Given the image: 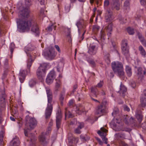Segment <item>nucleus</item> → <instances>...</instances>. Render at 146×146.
Here are the masks:
<instances>
[{"label":"nucleus","mask_w":146,"mask_h":146,"mask_svg":"<svg viewBox=\"0 0 146 146\" xmlns=\"http://www.w3.org/2000/svg\"><path fill=\"white\" fill-rule=\"evenodd\" d=\"M30 11L29 7H23L20 11L19 14L22 19L17 22L18 28L21 32H24L30 29L31 27V31L35 33L36 36H38L40 32L38 26L36 22L34 20H28Z\"/></svg>","instance_id":"obj_1"},{"label":"nucleus","mask_w":146,"mask_h":146,"mask_svg":"<svg viewBox=\"0 0 146 146\" xmlns=\"http://www.w3.org/2000/svg\"><path fill=\"white\" fill-rule=\"evenodd\" d=\"M35 47L31 43L29 44L24 48V50L29 58L27 62L26 70L21 71L19 74V79L21 83L24 82L26 75L30 73V68L34 61L33 58L36 52V51L35 50Z\"/></svg>","instance_id":"obj_2"},{"label":"nucleus","mask_w":146,"mask_h":146,"mask_svg":"<svg viewBox=\"0 0 146 146\" xmlns=\"http://www.w3.org/2000/svg\"><path fill=\"white\" fill-rule=\"evenodd\" d=\"M112 69L115 73L117 74L120 78L123 77L124 75L123 66L119 62H113L111 63Z\"/></svg>","instance_id":"obj_3"},{"label":"nucleus","mask_w":146,"mask_h":146,"mask_svg":"<svg viewBox=\"0 0 146 146\" xmlns=\"http://www.w3.org/2000/svg\"><path fill=\"white\" fill-rule=\"evenodd\" d=\"M47 67L46 63H43L40 65L37 69L36 74L38 79L42 81L45 76L46 74V69Z\"/></svg>","instance_id":"obj_4"},{"label":"nucleus","mask_w":146,"mask_h":146,"mask_svg":"<svg viewBox=\"0 0 146 146\" xmlns=\"http://www.w3.org/2000/svg\"><path fill=\"white\" fill-rule=\"evenodd\" d=\"M43 55L46 59L49 60L53 59L55 56L54 48L52 47H49L45 49Z\"/></svg>","instance_id":"obj_5"},{"label":"nucleus","mask_w":146,"mask_h":146,"mask_svg":"<svg viewBox=\"0 0 146 146\" xmlns=\"http://www.w3.org/2000/svg\"><path fill=\"white\" fill-rule=\"evenodd\" d=\"M121 48L122 53L126 57H128L129 56V54L127 41V40L124 39L122 40Z\"/></svg>","instance_id":"obj_6"},{"label":"nucleus","mask_w":146,"mask_h":146,"mask_svg":"<svg viewBox=\"0 0 146 146\" xmlns=\"http://www.w3.org/2000/svg\"><path fill=\"white\" fill-rule=\"evenodd\" d=\"M115 137L117 140L119 141V146H128L127 144L121 140L125 139V136L123 133L121 132L116 133L115 135Z\"/></svg>","instance_id":"obj_7"},{"label":"nucleus","mask_w":146,"mask_h":146,"mask_svg":"<svg viewBox=\"0 0 146 146\" xmlns=\"http://www.w3.org/2000/svg\"><path fill=\"white\" fill-rule=\"evenodd\" d=\"M108 131V130L104 127H102L101 128V130L98 131V134L101 136L103 140L105 142L106 144L107 143L108 139L106 137V133Z\"/></svg>","instance_id":"obj_8"},{"label":"nucleus","mask_w":146,"mask_h":146,"mask_svg":"<svg viewBox=\"0 0 146 146\" xmlns=\"http://www.w3.org/2000/svg\"><path fill=\"white\" fill-rule=\"evenodd\" d=\"M55 74L54 70L51 71L48 75L46 79V82L47 84H50L52 83L55 78Z\"/></svg>","instance_id":"obj_9"},{"label":"nucleus","mask_w":146,"mask_h":146,"mask_svg":"<svg viewBox=\"0 0 146 146\" xmlns=\"http://www.w3.org/2000/svg\"><path fill=\"white\" fill-rule=\"evenodd\" d=\"M106 111V106L104 103L102 102L97 108L96 113L98 114H101L105 113Z\"/></svg>","instance_id":"obj_10"},{"label":"nucleus","mask_w":146,"mask_h":146,"mask_svg":"<svg viewBox=\"0 0 146 146\" xmlns=\"http://www.w3.org/2000/svg\"><path fill=\"white\" fill-rule=\"evenodd\" d=\"M52 105H51L49 104L47 105L45 113V117L46 119L50 118L52 114Z\"/></svg>","instance_id":"obj_11"},{"label":"nucleus","mask_w":146,"mask_h":146,"mask_svg":"<svg viewBox=\"0 0 146 146\" xmlns=\"http://www.w3.org/2000/svg\"><path fill=\"white\" fill-rule=\"evenodd\" d=\"M136 77L138 79L139 83L142 82L143 80V74L142 68L141 67H138L137 69V72Z\"/></svg>","instance_id":"obj_12"},{"label":"nucleus","mask_w":146,"mask_h":146,"mask_svg":"<svg viewBox=\"0 0 146 146\" xmlns=\"http://www.w3.org/2000/svg\"><path fill=\"white\" fill-rule=\"evenodd\" d=\"M140 106L141 107L146 106V90L143 91L140 98Z\"/></svg>","instance_id":"obj_13"},{"label":"nucleus","mask_w":146,"mask_h":146,"mask_svg":"<svg viewBox=\"0 0 146 146\" xmlns=\"http://www.w3.org/2000/svg\"><path fill=\"white\" fill-rule=\"evenodd\" d=\"M62 118V113L60 111H58L56 113V127L58 129L60 127Z\"/></svg>","instance_id":"obj_14"},{"label":"nucleus","mask_w":146,"mask_h":146,"mask_svg":"<svg viewBox=\"0 0 146 146\" xmlns=\"http://www.w3.org/2000/svg\"><path fill=\"white\" fill-rule=\"evenodd\" d=\"M37 124L36 120L34 119L31 118L29 120L28 123H27L26 125H29V127L31 129H33L36 126Z\"/></svg>","instance_id":"obj_15"},{"label":"nucleus","mask_w":146,"mask_h":146,"mask_svg":"<svg viewBox=\"0 0 146 146\" xmlns=\"http://www.w3.org/2000/svg\"><path fill=\"white\" fill-rule=\"evenodd\" d=\"M39 139L41 144L45 146L48 143V142L46 140L45 133H42L39 137Z\"/></svg>","instance_id":"obj_16"},{"label":"nucleus","mask_w":146,"mask_h":146,"mask_svg":"<svg viewBox=\"0 0 146 146\" xmlns=\"http://www.w3.org/2000/svg\"><path fill=\"white\" fill-rule=\"evenodd\" d=\"M78 30L81 29H84L86 27V25L84 20H81L78 21L76 24Z\"/></svg>","instance_id":"obj_17"},{"label":"nucleus","mask_w":146,"mask_h":146,"mask_svg":"<svg viewBox=\"0 0 146 146\" xmlns=\"http://www.w3.org/2000/svg\"><path fill=\"white\" fill-rule=\"evenodd\" d=\"M105 19L106 22H108L111 21L113 19L112 13L108 11L106 13Z\"/></svg>","instance_id":"obj_18"},{"label":"nucleus","mask_w":146,"mask_h":146,"mask_svg":"<svg viewBox=\"0 0 146 146\" xmlns=\"http://www.w3.org/2000/svg\"><path fill=\"white\" fill-rule=\"evenodd\" d=\"M96 46L93 44H90L88 52L91 55H94L97 52V50L95 49Z\"/></svg>","instance_id":"obj_19"},{"label":"nucleus","mask_w":146,"mask_h":146,"mask_svg":"<svg viewBox=\"0 0 146 146\" xmlns=\"http://www.w3.org/2000/svg\"><path fill=\"white\" fill-rule=\"evenodd\" d=\"M113 3L111 8L112 10L115 9L118 11L120 9V4L118 0H113Z\"/></svg>","instance_id":"obj_20"},{"label":"nucleus","mask_w":146,"mask_h":146,"mask_svg":"<svg viewBox=\"0 0 146 146\" xmlns=\"http://www.w3.org/2000/svg\"><path fill=\"white\" fill-rule=\"evenodd\" d=\"M128 116L126 115V116L124 115L123 116V119H122L119 117V118H116V122L118 123H120L121 121H124L125 123L126 124H129V123L128 121Z\"/></svg>","instance_id":"obj_21"},{"label":"nucleus","mask_w":146,"mask_h":146,"mask_svg":"<svg viewBox=\"0 0 146 146\" xmlns=\"http://www.w3.org/2000/svg\"><path fill=\"white\" fill-rule=\"evenodd\" d=\"M112 26V24L111 23H110L106 27L104 30L105 31H106L107 33V35L109 36L111 34Z\"/></svg>","instance_id":"obj_22"},{"label":"nucleus","mask_w":146,"mask_h":146,"mask_svg":"<svg viewBox=\"0 0 146 146\" xmlns=\"http://www.w3.org/2000/svg\"><path fill=\"white\" fill-rule=\"evenodd\" d=\"M65 119L68 118H72L74 117V115L72 114L71 112L68 111L67 108H66L65 109Z\"/></svg>","instance_id":"obj_23"},{"label":"nucleus","mask_w":146,"mask_h":146,"mask_svg":"<svg viewBox=\"0 0 146 146\" xmlns=\"http://www.w3.org/2000/svg\"><path fill=\"white\" fill-rule=\"evenodd\" d=\"M138 50L142 56L143 57H145L146 56V52L143 47L141 45L139 46Z\"/></svg>","instance_id":"obj_24"},{"label":"nucleus","mask_w":146,"mask_h":146,"mask_svg":"<svg viewBox=\"0 0 146 146\" xmlns=\"http://www.w3.org/2000/svg\"><path fill=\"white\" fill-rule=\"evenodd\" d=\"M136 117L138 121L140 123L142 121L143 116L142 115L141 112V111H139L136 112Z\"/></svg>","instance_id":"obj_25"},{"label":"nucleus","mask_w":146,"mask_h":146,"mask_svg":"<svg viewBox=\"0 0 146 146\" xmlns=\"http://www.w3.org/2000/svg\"><path fill=\"white\" fill-rule=\"evenodd\" d=\"M125 70L127 76L129 77H130L132 74V72L131 68L128 66H126Z\"/></svg>","instance_id":"obj_26"},{"label":"nucleus","mask_w":146,"mask_h":146,"mask_svg":"<svg viewBox=\"0 0 146 146\" xmlns=\"http://www.w3.org/2000/svg\"><path fill=\"white\" fill-rule=\"evenodd\" d=\"M127 91L126 88L123 84H121L120 87V90L119 93L120 94H122V96H124V94Z\"/></svg>","instance_id":"obj_27"},{"label":"nucleus","mask_w":146,"mask_h":146,"mask_svg":"<svg viewBox=\"0 0 146 146\" xmlns=\"http://www.w3.org/2000/svg\"><path fill=\"white\" fill-rule=\"evenodd\" d=\"M84 111V108L82 105H80L79 106L77 107L76 110V112L79 114H80Z\"/></svg>","instance_id":"obj_28"},{"label":"nucleus","mask_w":146,"mask_h":146,"mask_svg":"<svg viewBox=\"0 0 146 146\" xmlns=\"http://www.w3.org/2000/svg\"><path fill=\"white\" fill-rule=\"evenodd\" d=\"M91 92L95 96L97 97V95L98 94V91L96 87L95 86L91 88Z\"/></svg>","instance_id":"obj_29"},{"label":"nucleus","mask_w":146,"mask_h":146,"mask_svg":"<svg viewBox=\"0 0 146 146\" xmlns=\"http://www.w3.org/2000/svg\"><path fill=\"white\" fill-rule=\"evenodd\" d=\"M56 82L55 84V89L56 91L58 90L59 88H60L61 84V82L60 80H56Z\"/></svg>","instance_id":"obj_30"},{"label":"nucleus","mask_w":146,"mask_h":146,"mask_svg":"<svg viewBox=\"0 0 146 146\" xmlns=\"http://www.w3.org/2000/svg\"><path fill=\"white\" fill-rule=\"evenodd\" d=\"M56 26L54 25H52L50 26H48L46 28V30L48 32H51L52 31L53 29L55 30Z\"/></svg>","instance_id":"obj_31"},{"label":"nucleus","mask_w":146,"mask_h":146,"mask_svg":"<svg viewBox=\"0 0 146 146\" xmlns=\"http://www.w3.org/2000/svg\"><path fill=\"white\" fill-rule=\"evenodd\" d=\"M20 144V142L18 139H13V140L12 144L13 146H17Z\"/></svg>","instance_id":"obj_32"},{"label":"nucleus","mask_w":146,"mask_h":146,"mask_svg":"<svg viewBox=\"0 0 146 146\" xmlns=\"http://www.w3.org/2000/svg\"><path fill=\"white\" fill-rule=\"evenodd\" d=\"M127 30L128 33L130 35H133L135 33L133 29L130 27L127 28Z\"/></svg>","instance_id":"obj_33"},{"label":"nucleus","mask_w":146,"mask_h":146,"mask_svg":"<svg viewBox=\"0 0 146 146\" xmlns=\"http://www.w3.org/2000/svg\"><path fill=\"white\" fill-rule=\"evenodd\" d=\"M5 97L6 95L4 93H3L1 94L0 100L2 103H3L5 102Z\"/></svg>","instance_id":"obj_34"},{"label":"nucleus","mask_w":146,"mask_h":146,"mask_svg":"<svg viewBox=\"0 0 146 146\" xmlns=\"http://www.w3.org/2000/svg\"><path fill=\"white\" fill-rule=\"evenodd\" d=\"M101 39L104 40L106 38V34H107V33L106 31H105L104 30L103 31H101Z\"/></svg>","instance_id":"obj_35"},{"label":"nucleus","mask_w":146,"mask_h":146,"mask_svg":"<svg viewBox=\"0 0 146 146\" xmlns=\"http://www.w3.org/2000/svg\"><path fill=\"white\" fill-rule=\"evenodd\" d=\"M15 48V44L14 43H11V44L10 46V50L11 53V54H12L14 49Z\"/></svg>","instance_id":"obj_36"},{"label":"nucleus","mask_w":146,"mask_h":146,"mask_svg":"<svg viewBox=\"0 0 146 146\" xmlns=\"http://www.w3.org/2000/svg\"><path fill=\"white\" fill-rule=\"evenodd\" d=\"M88 62L92 67H95L96 66V63L93 59H90L88 61Z\"/></svg>","instance_id":"obj_37"},{"label":"nucleus","mask_w":146,"mask_h":146,"mask_svg":"<svg viewBox=\"0 0 146 146\" xmlns=\"http://www.w3.org/2000/svg\"><path fill=\"white\" fill-rule=\"evenodd\" d=\"M47 97L48 101V105L49 104V105H52L51 104V103L52 102V96H47Z\"/></svg>","instance_id":"obj_38"},{"label":"nucleus","mask_w":146,"mask_h":146,"mask_svg":"<svg viewBox=\"0 0 146 146\" xmlns=\"http://www.w3.org/2000/svg\"><path fill=\"white\" fill-rule=\"evenodd\" d=\"M74 132L75 133L80 134L81 133V129L77 127L74 129Z\"/></svg>","instance_id":"obj_39"},{"label":"nucleus","mask_w":146,"mask_h":146,"mask_svg":"<svg viewBox=\"0 0 146 146\" xmlns=\"http://www.w3.org/2000/svg\"><path fill=\"white\" fill-rule=\"evenodd\" d=\"M100 28V27L98 26L97 25H95L93 26V29L94 31L97 32L98 31Z\"/></svg>","instance_id":"obj_40"},{"label":"nucleus","mask_w":146,"mask_h":146,"mask_svg":"<svg viewBox=\"0 0 146 146\" xmlns=\"http://www.w3.org/2000/svg\"><path fill=\"white\" fill-rule=\"evenodd\" d=\"M138 38L141 42L145 40L144 37L140 33H139L138 34Z\"/></svg>","instance_id":"obj_41"},{"label":"nucleus","mask_w":146,"mask_h":146,"mask_svg":"<svg viewBox=\"0 0 146 146\" xmlns=\"http://www.w3.org/2000/svg\"><path fill=\"white\" fill-rule=\"evenodd\" d=\"M86 121L92 122V121H94V118L92 116H90L88 117Z\"/></svg>","instance_id":"obj_42"},{"label":"nucleus","mask_w":146,"mask_h":146,"mask_svg":"<svg viewBox=\"0 0 146 146\" xmlns=\"http://www.w3.org/2000/svg\"><path fill=\"white\" fill-rule=\"evenodd\" d=\"M78 127L81 129L84 127V123L83 122H79Z\"/></svg>","instance_id":"obj_43"},{"label":"nucleus","mask_w":146,"mask_h":146,"mask_svg":"<svg viewBox=\"0 0 146 146\" xmlns=\"http://www.w3.org/2000/svg\"><path fill=\"white\" fill-rule=\"evenodd\" d=\"M129 5V3L128 0H126L124 3V6L126 7H128Z\"/></svg>","instance_id":"obj_44"},{"label":"nucleus","mask_w":146,"mask_h":146,"mask_svg":"<svg viewBox=\"0 0 146 146\" xmlns=\"http://www.w3.org/2000/svg\"><path fill=\"white\" fill-rule=\"evenodd\" d=\"M35 82L33 80H31L29 82V85L30 86L32 87L35 84Z\"/></svg>","instance_id":"obj_45"},{"label":"nucleus","mask_w":146,"mask_h":146,"mask_svg":"<svg viewBox=\"0 0 146 146\" xmlns=\"http://www.w3.org/2000/svg\"><path fill=\"white\" fill-rule=\"evenodd\" d=\"M109 2L108 0H106L104 3V5L105 7H107L109 5Z\"/></svg>","instance_id":"obj_46"},{"label":"nucleus","mask_w":146,"mask_h":146,"mask_svg":"<svg viewBox=\"0 0 146 146\" xmlns=\"http://www.w3.org/2000/svg\"><path fill=\"white\" fill-rule=\"evenodd\" d=\"M78 88V85L77 84H76L74 85L73 86V90L72 91L71 94H73L76 91V90Z\"/></svg>","instance_id":"obj_47"},{"label":"nucleus","mask_w":146,"mask_h":146,"mask_svg":"<svg viewBox=\"0 0 146 146\" xmlns=\"http://www.w3.org/2000/svg\"><path fill=\"white\" fill-rule=\"evenodd\" d=\"M140 3L141 5L146 7V0H140Z\"/></svg>","instance_id":"obj_48"},{"label":"nucleus","mask_w":146,"mask_h":146,"mask_svg":"<svg viewBox=\"0 0 146 146\" xmlns=\"http://www.w3.org/2000/svg\"><path fill=\"white\" fill-rule=\"evenodd\" d=\"M46 92L47 96H52V94L51 91L50 89H47L46 90Z\"/></svg>","instance_id":"obj_49"},{"label":"nucleus","mask_w":146,"mask_h":146,"mask_svg":"<svg viewBox=\"0 0 146 146\" xmlns=\"http://www.w3.org/2000/svg\"><path fill=\"white\" fill-rule=\"evenodd\" d=\"M118 113V110H117L116 111H113L112 113V115L114 116V117H115L117 115Z\"/></svg>","instance_id":"obj_50"},{"label":"nucleus","mask_w":146,"mask_h":146,"mask_svg":"<svg viewBox=\"0 0 146 146\" xmlns=\"http://www.w3.org/2000/svg\"><path fill=\"white\" fill-rule=\"evenodd\" d=\"M131 87L133 88H135L136 86V84L134 81H132L131 83Z\"/></svg>","instance_id":"obj_51"},{"label":"nucleus","mask_w":146,"mask_h":146,"mask_svg":"<svg viewBox=\"0 0 146 146\" xmlns=\"http://www.w3.org/2000/svg\"><path fill=\"white\" fill-rule=\"evenodd\" d=\"M103 81H100L99 83L96 86L97 87L99 88L101 87L103 85Z\"/></svg>","instance_id":"obj_52"},{"label":"nucleus","mask_w":146,"mask_h":146,"mask_svg":"<svg viewBox=\"0 0 146 146\" xmlns=\"http://www.w3.org/2000/svg\"><path fill=\"white\" fill-rule=\"evenodd\" d=\"M76 123V119L75 118L73 119V121H72L70 123V125H73Z\"/></svg>","instance_id":"obj_53"},{"label":"nucleus","mask_w":146,"mask_h":146,"mask_svg":"<svg viewBox=\"0 0 146 146\" xmlns=\"http://www.w3.org/2000/svg\"><path fill=\"white\" fill-rule=\"evenodd\" d=\"M54 47L59 52H60V48L58 45H55Z\"/></svg>","instance_id":"obj_54"},{"label":"nucleus","mask_w":146,"mask_h":146,"mask_svg":"<svg viewBox=\"0 0 146 146\" xmlns=\"http://www.w3.org/2000/svg\"><path fill=\"white\" fill-rule=\"evenodd\" d=\"M124 110L125 111H130V109L127 106H125L124 107Z\"/></svg>","instance_id":"obj_55"},{"label":"nucleus","mask_w":146,"mask_h":146,"mask_svg":"<svg viewBox=\"0 0 146 146\" xmlns=\"http://www.w3.org/2000/svg\"><path fill=\"white\" fill-rule=\"evenodd\" d=\"M141 127L144 129H146V123H142L141 125Z\"/></svg>","instance_id":"obj_56"},{"label":"nucleus","mask_w":146,"mask_h":146,"mask_svg":"<svg viewBox=\"0 0 146 146\" xmlns=\"http://www.w3.org/2000/svg\"><path fill=\"white\" fill-rule=\"evenodd\" d=\"M130 122V123L133 124L134 123V120L133 118L132 117H131L129 119Z\"/></svg>","instance_id":"obj_57"},{"label":"nucleus","mask_w":146,"mask_h":146,"mask_svg":"<svg viewBox=\"0 0 146 146\" xmlns=\"http://www.w3.org/2000/svg\"><path fill=\"white\" fill-rule=\"evenodd\" d=\"M96 3L97 5H100L102 3V0H96Z\"/></svg>","instance_id":"obj_58"},{"label":"nucleus","mask_w":146,"mask_h":146,"mask_svg":"<svg viewBox=\"0 0 146 146\" xmlns=\"http://www.w3.org/2000/svg\"><path fill=\"white\" fill-rule=\"evenodd\" d=\"M64 95L63 94H61L60 95V97L59 98L60 100V101H62L64 100Z\"/></svg>","instance_id":"obj_59"},{"label":"nucleus","mask_w":146,"mask_h":146,"mask_svg":"<svg viewBox=\"0 0 146 146\" xmlns=\"http://www.w3.org/2000/svg\"><path fill=\"white\" fill-rule=\"evenodd\" d=\"M2 112L0 110V123L2 122Z\"/></svg>","instance_id":"obj_60"},{"label":"nucleus","mask_w":146,"mask_h":146,"mask_svg":"<svg viewBox=\"0 0 146 146\" xmlns=\"http://www.w3.org/2000/svg\"><path fill=\"white\" fill-rule=\"evenodd\" d=\"M73 101L72 100H70L68 104L70 106H72L73 104Z\"/></svg>","instance_id":"obj_61"},{"label":"nucleus","mask_w":146,"mask_h":146,"mask_svg":"<svg viewBox=\"0 0 146 146\" xmlns=\"http://www.w3.org/2000/svg\"><path fill=\"white\" fill-rule=\"evenodd\" d=\"M141 42L144 47H146V41L145 39Z\"/></svg>","instance_id":"obj_62"},{"label":"nucleus","mask_w":146,"mask_h":146,"mask_svg":"<svg viewBox=\"0 0 146 146\" xmlns=\"http://www.w3.org/2000/svg\"><path fill=\"white\" fill-rule=\"evenodd\" d=\"M26 3L28 5H31L30 2L31 1V0H25Z\"/></svg>","instance_id":"obj_63"},{"label":"nucleus","mask_w":146,"mask_h":146,"mask_svg":"<svg viewBox=\"0 0 146 146\" xmlns=\"http://www.w3.org/2000/svg\"><path fill=\"white\" fill-rule=\"evenodd\" d=\"M4 134V132L3 131H1L0 132V137H3Z\"/></svg>","instance_id":"obj_64"}]
</instances>
